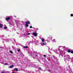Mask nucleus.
<instances>
[{"label":"nucleus","instance_id":"22","mask_svg":"<svg viewBox=\"0 0 73 73\" xmlns=\"http://www.w3.org/2000/svg\"><path fill=\"white\" fill-rule=\"evenodd\" d=\"M48 71H49L50 72V70H48Z\"/></svg>","mask_w":73,"mask_h":73},{"label":"nucleus","instance_id":"7","mask_svg":"<svg viewBox=\"0 0 73 73\" xmlns=\"http://www.w3.org/2000/svg\"><path fill=\"white\" fill-rule=\"evenodd\" d=\"M7 28L8 27H4V29H7Z\"/></svg>","mask_w":73,"mask_h":73},{"label":"nucleus","instance_id":"3","mask_svg":"<svg viewBox=\"0 0 73 73\" xmlns=\"http://www.w3.org/2000/svg\"><path fill=\"white\" fill-rule=\"evenodd\" d=\"M6 20H7V21H8V20H10V19H11V18L9 17H8L7 18H6Z\"/></svg>","mask_w":73,"mask_h":73},{"label":"nucleus","instance_id":"9","mask_svg":"<svg viewBox=\"0 0 73 73\" xmlns=\"http://www.w3.org/2000/svg\"><path fill=\"white\" fill-rule=\"evenodd\" d=\"M41 40L42 42H44V39L43 38H42Z\"/></svg>","mask_w":73,"mask_h":73},{"label":"nucleus","instance_id":"13","mask_svg":"<svg viewBox=\"0 0 73 73\" xmlns=\"http://www.w3.org/2000/svg\"><path fill=\"white\" fill-rule=\"evenodd\" d=\"M71 53L73 54V50H71Z\"/></svg>","mask_w":73,"mask_h":73},{"label":"nucleus","instance_id":"4","mask_svg":"<svg viewBox=\"0 0 73 73\" xmlns=\"http://www.w3.org/2000/svg\"><path fill=\"white\" fill-rule=\"evenodd\" d=\"M0 27L1 28H2V27H3V25L1 24H0Z\"/></svg>","mask_w":73,"mask_h":73},{"label":"nucleus","instance_id":"12","mask_svg":"<svg viewBox=\"0 0 73 73\" xmlns=\"http://www.w3.org/2000/svg\"><path fill=\"white\" fill-rule=\"evenodd\" d=\"M71 17H73V14H71L70 15Z\"/></svg>","mask_w":73,"mask_h":73},{"label":"nucleus","instance_id":"6","mask_svg":"<svg viewBox=\"0 0 73 73\" xmlns=\"http://www.w3.org/2000/svg\"><path fill=\"white\" fill-rule=\"evenodd\" d=\"M15 70V71H16V72L18 71V69H17V68H15L14 69Z\"/></svg>","mask_w":73,"mask_h":73},{"label":"nucleus","instance_id":"8","mask_svg":"<svg viewBox=\"0 0 73 73\" xmlns=\"http://www.w3.org/2000/svg\"><path fill=\"white\" fill-rule=\"evenodd\" d=\"M68 53H70V52H71L70 50V49H69L68 50Z\"/></svg>","mask_w":73,"mask_h":73},{"label":"nucleus","instance_id":"19","mask_svg":"<svg viewBox=\"0 0 73 73\" xmlns=\"http://www.w3.org/2000/svg\"><path fill=\"white\" fill-rule=\"evenodd\" d=\"M30 28H32V26H30Z\"/></svg>","mask_w":73,"mask_h":73},{"label":"nucleus","instance_id":"17","mask_svg":"<svg viewBox=\"0 0 73 73\" xmlns=\"http://www.w3.org/2000/svg\"><path fill=\"white\" fill-rule=\"evenodd\" d=\"M31 35V34L29 33H27V35Z\"/></svg>","mask_w":73,"mask_h":73},{"label":"nucleus","instance_id":"11","mask_svg":"<svg viewBox=\"0 0 73 73\" xmlns=\"http://www.w3.org/2000/svg\"><path fill=\"white\" fill-rule=\"evenodd\" d=\"M28 46H24V48H28Z\"/></svg>","mask_w":73,"mask_h":73},{"label":"nucleus","instance_id":"2","mask_svg":"<svg viewBox=\"0 0 73 73\" xmlns=\"http://www.w3.org/2000/svg\"><path fill=\"white\" fill-rule=\"evenodd\" d=\"M33 35L35 36H37V34L36 33H36H33Z\"/></svg>","mask_w":73,"mask_h":73},{"label":"nucleus","instance_id":"20","mask_svg":"<svg viewBox=\"0 0 73 73\" xmlns=\"http://www.w3.org/2000/svg\"><path fill=\"white\" fill-rule=\"evenodd\" d=\"M39 69L40 70H41V68H39Z\"/></svg>","mask_w":73,"mask_h":73},{"label":"nucleus","instance_id":"21","mask_svg":"<svg viewBox=\"0 0 73 73\" xmlns=\"http://www.w3.org/2000/svg\"><path fill=\"white\" fill-rule=\"evenodd\" d=\"M1 73H5V72H2Z\"/></svg>","mask_w":73,"mask_h":73},{"label":"nucleus","instance_id":"24","mask_svg":"<svg viewBox=\"0 0 73 73\" xmlns=\"http://www.w3.org/2000/svg\"><path fill=\"white\" fill-rule=\"evenodd\" d=\"M15 17H16V16H15Z\"/></svg>","mask_w":73,"mask_h":73},{"label":"nucleus","instance_id":"18","mask_svg":"<svg viewBox=\"0 0 73 73\" xmlns=\"http://www.w3.org/2000/svg\"><path fill=\"white\" fill-rule=\"evenodd\" d=\"M43 56H44V57H46V56L45 55H43Z\"/></svg>","mask_w":73,"mask_h":73},{"label":"nucleus","instance_id":"16","mask_svg":"<svg viewBox=\"0 0 73 73\" xmlns=\"http://www.w3.org/2000/svg\"><path fill=\"white\" fill-rule=\"evenodd\" d=\"M17 51H18L19 52L20 51V49L18 50H17Z\"/></svg>","mask_w":73,"mask_h":73},{"label":"nucleus","instance_id":"10","mask_svg":"<svg viewBox=\"0 0 73 73\" xmlns=\"http://www.w3.org/2000/svg\"><path fill=\"white\" fill-rule=\"evenodd\" d=\"M42 44H43L44 45H46V43H43Z\"/></svg>","mask_w":73,"mask_h":73},{"label":"nucleus","instance_id":"5","mask_svg":"<svg viewBox=\"0 0 73 73\" xmlns=\"http://www.w3.org/2000/svg\"><path fill=\"white\" fill-rule=\"evenodd\" d=\"M13 66H14L13 65H12L10 66V68H13Z\"/></svg>","mask_w":73,"mask_h":73},{"label":"nucleus","instance_id":"23","mask_svg":"<svg viewBox=\"0 0 73 73\" xmlns=\"http://www.w3.org/2000/svg\"><path fill=\"white\" fill-rule=\"evenodd\" d=\"M12 73H15L14 72H13Z\"/></svg>","mask_w":73,"mask_h":73},{"label":"nucleus","instance_id":"15","mask_svg":"<svg viewBox=\"0 0 73 73\" xmlns=\"http://www.w3.org/2000/svg\"><path fill=\"white\" fill-rule=\"evenodd\" d=\"M10 52L11 53V54H12L13 53V52L12 51H10Z\"/></svg>","mask_w":73,"mask_h":73},{"label":"nucleus","instance_id":"1","mask_svg":"<svg viewBox=\"0 0 73 73\" xmlns=\"http://www.w3.org/2000/svg\"><path fill=\"white\" fill-rule=\"evenodd\" d=\"M26 23V26L27 27H28V24H30V21H27L25 22Z\"/></svg>","mask_w":73,"mask_h":73},{"label":"nucleus","instance_id":"14","mask_svg":"<svg viewBox=\"0 0 73 73\" xmlns=\"http://www.w3.org/2000/svg\"><path fill=\"white\" fill-rule=\"evenodd\" d=\"M8 63H5V65H8Z\"/></svg>","mask_w":73,"mask_h":73}]
</instances>
